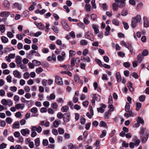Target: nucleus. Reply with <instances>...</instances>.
Listing matches in <instances>:
<instances>
[{
  "label": "nucleus",
  "instance_id": "f257e3e1",
  "mask_svg": "<svg viewBox=\"0 0 149 149\" xmlns=\"http://www.w3.org/2000/svg\"><path fill=\"white\" fill-rule=\"evenodd\" d=\"M116 3L112 4L113 10V11H116L118 8H123L126 5V0H114Z\"/></svg>",
  "mask_w": 149,
  "mask_h": 149
},
{
  "label": "nucleus",
  "instance_id": "f03ea898",
  "mask_svg": "<svg viewBox=\"0 0 149 149\" xmlns=\"http://www.w3.org/2000/svg\"><path fill=\"white\" fill-rule=\"evenodd\" d=\"M141 19V16L139 15L132 18L131 26L133 28H135L136 26V24L139 23Z\"/></svg>",
  "mask_w": 149,
  "mask_h": 149
},
{
  "label": "nucleus",
  "instance_id": "7ed1b4c3",
  "mask_svg": "<svg viewBox=\"0 0 149 149\" xmlns=\"http://www.w3.org/2000/svg\"><path fill=\"white\" fill-rule=\"evenodd\" d=\"M70 112L65 113L63 114V125H65L66 123L68 122L70 119Z\"/></svg>",
  "mask_w": 149,
  "mask_h": 149
},
{
  "label": "nucleus",
  "instance_id": "20e7f679",
  "mask_svg": "<svg viewBox=\"0 0 149 149\" xmlns=\"http://www.w3.org/2000/svg\"><path fill=\"white\" fill-rule=\"evenodd\" d=\"M56 84L59 85H62L63 84L62 79L61 77L58 76L55 77V80Z\"/></svg>",
  "mask_w": 149,
  "mask_h": 149
},
{
  "label": "nucleus",
  "instance_id": "39448f33",
  "mask_svg": "<svg viewBox=\"0 0 149 149\" xmlns=\"http://www.w3.org/2000/svg\"><path fill=\"white\" fill-rule=\"evenodd\" d=\"M100 105L101 106V107L97 108V110L98 112H100L102 113H104V109H103V108H105L107 107V106L105 104L102 103L101 104H100Z\"/></svg>",
  "mask_w": 149,
  "mask_h": 149
},
{
  "label": "nucleus",
  "instance_id": "423d86ee",
  "mask_svg": "<svg viewBox=\"0 0 149 149\" xmlns=\"http://www.w3.org/2000/svg\"><path fill=\"white\" fill-rule=\"evenodd\" d=\"M34 23L39 29L42 30H44L45 26L42 23H38L36 22H35Z\"/></svg>",
  "mask_w": 149,
  "mask_h": 149
},
{
  "label": "nucleus",
  "instance_id": "0eeeda50",
  "mask_svg": "<svg viewBox=\"0 0 149 149\" xmlns=\"http://www.w3.org/2000/svg\"><path fill=\"white\" fill-rule=\"evenodd\" d=\"M10 14V13L9 11H3L0 13V16L1 17H7Z\"/></svg>",
  "mask_w": 149,
  "mask_h": 149
},
{
  "label": "nucleus",
  "instance_id": "6e6552de",
  "mask_svg": "<svg viewBox=\"0 0 149 149\" xmlns=\"http://www.w3.org/2000/svg\"><path fill=\"white\" fill-rule=\"evenodd\" d=\"M129 46L127 48L129 50L131 54H135V51L133 47L132 46L131 44L128 43Z\"/></svg>",
  "mask_w": 149,
  "mask_h": 149
},
{
  "label": "nucleus",
  "instance_id": "1a4fd4ad",
  "mask_svg": "<svg viewBox=\"0 0 149 149\" xmlns=\"http://www.w3.org/2000/svg\"><path fill=\"white\" fill-rule=\"evenodd\" d=\"M149 134L146 132L144 136L141 138V142L144 143L147 141L148 138Z\"/></svg>",
  "mask_w": 149,
  "mask_h": 149
},
{
  "label": "nucleus",
  "instance_id": "9d476101",
  "mask_svg": "<svg viewBox=\"0 0 149 149\" xmlns=\"http://www.w3.org/2000/svg\"><path fill=\"white\" fill-rule=\"evenodd\" d=\"M62 24L63 28L67 30L69 29V27L65 20H63L61 22Z\"/></svg>",
  "mask_w": 149,
  "mask_h": 149
},
{
  "label": "nucleus",
  "instance_id": "9b49d317",
  "mask_svg": "<svg viewBox=\"0 0 149 149\" xmlns=\"http://www.w3.org/2000/svg\"><path fill=\"white\" fill-rule=\"evenodd\" d=\"M15 62L17 65H20L22 63V58L19 56H17L15 58Z\"/></svg>",
  "mask_w": 149,
  "mask_h": 149
},
{
  "label": "nucleus",
  "instance_id": "f8f14e48",
  "mask_svg": "<svg viewBox=\"0 0 149 149\" xmlns=\"http://www.w3.org/2000/svg\"><path fill=\"white\" fill-rule=\"evenodd\" d=\"M13 74L15 77H17L19 79L21 78V73L17 70L14 71L13 72Z\"/></svg>",
  "mask_w": 149,
  "mask_h": 149
},
{
  "label": "nucleus",
  "instance_id": "ddd939ff",
  "mask_svg": "<svg viewBox=\"0 0 149 149\" xmlns=\"http://www.w3.org/2000/svg\"><path fill=\"white\" fill-rule=\"evenodd\" d=\"M25 107V105L23 103L17 104L15 105V108L17 109H23Z\"/></svg>",
  "mask_w": 149,
  "mask_h": 149
},
{
  "label": "nucleus",
  "instance_id": "4468645a",
  "mask_svg": "<svg viewBox=\"0 0 149 149\" xmlns=\"http://www.w3.org/2000/svg\"><path fill=\"white\" fill-rule=\"evenodd\" d=\"M116 77L117 79V82L118 83H120L121 80V78L120 74L119 72H117L116 73Z\"/></svg>",
  "mask_w": 149,
  "mask_h": 149
},
{
  "label": "nucleus",
  "instance_id": "2eb2a0df",
  "mask_svg": "<svg viewBox=\"0 0 149 149\" xmlns=\"http://www.w3.org/2000/svg\"><path fill=\"white\" fill-rule=\"evenodd\" d=\"M137 61L139 63H141L143 60V56L141 54H139L137 56Z\"/></svg>",
  "mask_w": 149,
  "mask_h": 149
},
{
  "label": "nucleus",
  "instance_id": "dca6fc26",
  "mask_svg": "<svg viewBox=\"0 0 149 149\" xmlns=\"http://www.w3.org/2000/svg\"><path fill=\"white\" fill-rule=\"evenodd\" d=\"M1 40L2 42L4 43H6L8 41V39L5 36H2Z\"/></svg>",
  "mask_w": 149,
  "mask_h": 149
},
{
  "label": "nucleus",
  "instance_id": "f3484780",
  "mask_svg": "<svg viewBox=\"0 0 149 149\" xmlns=\"http://www.w3.org/2000/svg\"><path fill=\"white\" fill-rule=\"evenodd\" d=\"M92 27L94 30L95 33V34H97L99 33V29L98 28L97 26L95 24H93L92 25Z\"/></svg>",
  "mask_w": 149,
  "mask_h": 149
},
{
  "label": "nucleus",
  "instance_id": "a211bd4d",
  "mask_svg": "<svg viewBox=\"0 0 149 149\" xmlns=\"http://www.w3.org/2000/svg\"><path fill=\"white\" fill-rule=\"evenodd\" d=\"M4 6L7 8L8 9L10 8V3L7 0H5L3 2Z\"/></svg>",
  "mask_w": 149,
  "mask_h": 149
},
{
  "label": "nucleus",
  "instance_id": "6ab92c4d",
  "mask_svg": "<svg viewBox=\"0 0 149 149\" xmlns=\"http://www.w3.org/2000/svg\"><path fill=\"white\" fill-rule=\"evenodd\" d=\"M91 31H88L85 34V36L86 38L89 39H90L91 37Z\"/></svg>",
  "mask_w": 149,
  "mask_h": 149
},
{
  "label": "nucleus",
  "instance_id": "aec40b11",
  "mask_svg": "<svg viewBox=\"0 0 149 149\" xmlns=\"http://www.w3.org/2000/svg\"><path fill=\"white\" fill-rule=\"evenodd\" d=\"M68 109L69 107L67 105L62 107L61 109V111L63 112H67Z\"/></svg>",
  "mask_w": 149,
  "mask_h": 149
},
{
  "label": "nucleus",
  "instance_id": "412c9836",
  "mask_svg": "<svg viewBox=\"0 0 149 149\" xmlns=\"http://www.w3.org/2000/svg\"><path fill=\"white\" fill-rule=\"evenodd\" d=\"M111 115V111L108 110L107 112H106L104 113V118H105L109 119V116Z\"/></svg>",
  "mask_w": 149,
  "mask_h": 149
},
{
  "label": "nucleus",
  "instance_id": "4be33fe9",
  "mask_svg": "<svg viewBox=\"0 0 149 149\" xmlns=\"http://www.w3.org/2000/svg\"><path fill=\"white\" fill-rule=\"evenodd\" d=\"M32 63L36 66H39L41 64L40 62L36 60H33L32 61Z\"/></svg>",
  "mask_w": 149,
  "mask_h": 149
},
{
  "label": "nucleus",
  "instance_id": "5701e85b",
  "mask_svg": "<svg viewBox=\"0 0 149 149\" xmlns=\"http://www.w3.org/2000/svg\"><path fill=\"white\" fill-rule=\"evenodd\" d=\"M137 121V122L139 123V124L140 123H141L142 125H143L144 123L143 119L139 116L138 117Z\"/></svg>",
  "mask_w": 149,
  "mask_h": 149
},
{
  "label": "nucleus",
  "instance_id": "b1692460",
  "mask_svg": "<svg viewBox=\"0 0 149 149\" xmlns=\"http://www.w3.org/2000/svg\"><path fill=\"white\" fill-rule=\"evenodd\" d=\"M139 98L140 102H143L145 100L146 96L143 95H141L139 96Z\"/></svg>",
  "mask_w": 149,
  "mask_h": 149
},
{
  "label": "nucleus",
  "instance_id": "393cba45",
  "mask_svg": "<svg viewBox=\"0 0 149 149\" xmlns=\"http://www.w3.org/2000/svg\"><path fill=\"white\" fill-rule=\"evenodd\" d=\"M75 58L74 57L72 58V59L71 62V65L70 67L71 68V69L70 70H71L73 69V66L75 65Z\"/></svg>",
  "mask_w": 149,
  "mask_h": 149
},
{
  "label": "nucleus",
  "instance_id": "a878e982",
  "mask_svg": "<svg viewBox=\"0 0 149 149\" xmlns=\"http://www.w3.org/2000/svg\"><path fill=\"white\" fill-rule=\"evenodd\" d=\"M93 97L97 101H99L100 100V96L99 95L94 94Z\"/></svg>",
  "mask_w": 149,
  "mask_h": 149
},
{
  "label": "nucleus",
  "instance_id": "bb28decb",
  "mask_svg": "<svg viewBox=\"0 0 149 149\" xmlns=\"http://www.w3.org/2000/svg\"><path fill=\"white\" fill-rule=\"evenodd\" d=\"M100 6L103 8V9L104 10H107V5L106 3H100L99 4Z\"/></svg>",
  "mask_w": 149,
  "mask_h": 149
},
{
  "label": "nucleus",
  "instance_id": "cd10ccee",
  "mask_svg": "<svg viewBox=\"0 0 149 149\" xmlns=\"http://www.w3.org/2000/svg\"><path fill=\"white\" fill-rule=\"evenodd\" d=\"M130 108V105L128 102H126V105L125 107V110L126 112H128L129 111Z\"/></svg>",
  "mask_w": 149,
  "mask_h": 149
},
{
  "label": "nucleus",
  "instance_id": "c85d7f7f",
  "mask_svg": "<svg viewBox=\"0 0 149 149\" xmlns=\"http://www.w3.org/2000/svg\"><path fill=\"white\" fill-rule=\"evenodd\" d=\"M112 22L113 24L116 26H118L119 25V21L116 19H113Z\"/></svg>",
  "mask_w": 149,
  "mask_h": 149
},
{
  "label": "nucleus",
  "instance_id": "c756f323",
  "mask_svg": "<svg viewBox=\"0 0 149 149\" xmlns=\"http://www.w3.org/2000/svg\"><path fill=\"white\" fill-rule=\"evenodd\" d=\"M148 54V51L147 49H145L143 50L142 53V55L143 56H146Z\"/></svg>",
  "mask_w": 149,
  "mask_h": 149
},
{
  "label": "nucleus",
  "instance_id": "7c9ffc66",
  "mask_svg": "<svg viewBox=\"0 0 149 149\" xmlns=\"http://www.w3.org/2000/svg\"><path fill=\"white\" fill-rule=\"evenodd\" d=\"M41 65L43 68H47L49 66V64L46 62H44L42 63Z\"/></svg>",
  "mask_w": 149,
  "mask_h": 149
},
{
  "label": "nucleus",
  "instance_id": "2f4dec72",
  "mask_svg": "<svg viewBox=\"0 0 149 149\" xmlns=\"http://www.w3.org/2000/svg\"><path fill=\"white\" fill-rule=\"evenodd\" d=\"M88 43V42L85 40H82L80 41V44L81 45H86Z\"/></svg>",
  "mask_w": 149,
  "mask_h": 149
},
{
  "label": "nucleus",
  "instance_id": "473e14b6",
  "mask_svg": "<svg viewBox=\"0 0 149 149\" xmlns=\"http://www.w3.org/2000/svg\"><path fill=\"white\" fill-rule=\"evenodd\" d=\"M5 30V26L4 25L1 24L0 25V31L1 33H4Z\"/></svg>",
  "mask_w": 149,
  "mask_h": 149
},
{
  "label": "nucleus",
  "instance_id": "72a5a7b5",
  "mask_svg": "<svg viewBox=\"0 0 149 149\" xmlns=\"http://www.w3.org/2000/svg\"><path fill=\"white\" fill-rule=\"evenodd\" d=\"M35 144L36 146H38L40 145V140L39 138H37L35 140Z\"/></svg>",
  "mask_w": 149,
  "mask_h": 149
},
{
  "label": "nucleus",
  "instance_id": "f704fd0d",
  "mask_svg": "<svg viewBox=\"0 0 149 149\" xmlns=\"http://www.w3.org/2000/svg\"><path fill=\"white\" fill-rule=\"evenodd\" d=\"M17 123H14L13 125V128L15 129L16 128H19V122L17 121Z\"/></svg>",
  "mask_w": 149,
  "mask_h": 149
},
{
  "label": "nucleus",
  "instance_id": "c9c22d12",
  "mask_svg": "<svg viewBox=\"0 0 149 149\" xmlns=\"http://www.w3.org/2000/svg\"><path fill=\"white\" fill-rule=\"evenodd\" d=\"M145 132L144 129V128L142 127H141L140 136L141 137L143 136Z\"/></svg>",
  "mask_w": 149,
  "mask_h": 149
},
{
  "label": "nucleus",
  "instance_id": "e433bc0d",
  "mask_svg": "<svg viewBox=\"0 0 149 149\" xmlns=\"http://www.w3.org/2000/svg\"><path fill=\"white\" fill-rule=\"evenodd\" d=\"M86 10L88 12H90L91 10V6L89 4H86L85 6Z\"/></svg>",
  "mask_w": 149,
  "mask_h": 149
},
{
  "label": "nucleus",
  "instance_id": "4c0bfd02",
  "mask_svg": "<svg viewBox=\"0 0 149 149\" xmlns=\"http://www.w3.org/2000/svg\"><path fill=\"white\" fill-rule=\"evenodd\" d=\"M99 126L102 127H106L107 126V124L105 122L102 120L100 123Z\"/></svg>",
  "mask_w": 149,
  "mask_h": 149
},
{
  "label": "nucleus",
  "instance_id": "58836bf2",
  "mask_svg": "<svg viewBox=\"0 0 149 149\" xmlns=\"http://www.w3.org/2000/svg\"><path fill=\"white\" fill-rule=\"evenodd\" d=\"M97 18V15L94 14H92L91 15V19L93 21H94Z\"/></svg>",
  "mask_w": 149,
  "mask_h": 149
},
{
  "label": "nucleus",
  "instance_id": "ea45409f",
  "mask_svg": "<svg viewBox=\"0 0 149 149\" xmlns=\"http://www.w3.org/2000/svg\"><path fill=\"white\" fill-rule=\"evenodd\" d=\"M142 106L140 102H137L136 103V110L137 111H139Z\"/></svg>",
  "mask_w": 149,
  "mask_h": 149
},
{
  "label": "nucleus",
  "instance_id": "a19ab883",
  "mask_svg": "<svg viewBox=\"0 0 149 149\" xmlns=\"http://www.w3.org/2000/svg\"><path fill=\"white\" fill-rule=\"evenodd\" d=\"M69 56L70 57H72L73 56L75 55L76 52L72 50H70L69 51Z\"/></svg>",
  "mask_w": 149,
  "mask_h": 149
},
{
  "label": "nucleus",
  "instance_id": "79ce46f5",
  "mask_svg": "<svg viewBox=\"0 0 149 149\" xmlns=\"http://www.w3.org/2000/svg\"><path fill=\"white\" fill-rule=\"evenodd\" d=\"M74 80L75 82H78L80 80V77L78 75L76 74H75L74 76Z\"/></svg>",
  "mask_w": 149,
  "mask_h": 149
},
{
  "label": "nucleus",
  "instance_id": "37998d69",
  "mask_svg": "<svg viewBox=\"0 0 149 149\" xmlns=\"http://www.w3.org/2000/svg\"><path fill=\"white\" fill-rule=\"evenodd\" d=\"M43 70V69L41 67H39L36 69V72L37 74H39L42 72Z\"/></svg>",
  "mask_w": 149,
  "mask_h": 149
},
{
  "label": "nucleus",
  "instance_id": "c03bdc74",
  "mask_svg": "<svg viewBox=\"0 0 149 149\" xmlns=\"http://www.w3.org/2000/svg\"><path fill=\"white\" fill-rule=\"evenodd\" d=\"M107 134V131L106 130H104L102 132V134L100 136V138H103Z\"/></svg>",
  "mask_w": 149,
  "mask_h": 149
},
{
  "label": "nucleus",
  "instance_id": "a18cd8bd",
  "mask_svg": "<svg viewBox=\"0 0 149 149\" xmlns=\"http://www.w3.org/2000/svg\"><path fill=\"white\" fill-rule=\"evenodd\" d=\"M122 23L123 25L124 28L125 30H127L129 29V26L127 23L125 22H123Z\"/></svg>",
  "mask_w": 149,
  "mask_h": 149
},
{
  "label": "nucleus",
  "instance_id": "49530a36",
  "mask_svg": "<svg viewBox=\"0 0 149 149\" xmlns=\"http://www.w3.org/2000/svg\"><path fill=\"white\" fill-rule=\"evenodd\" d=\"M122 145V146L121 147H124L125 148H127L129 146L128 143H127L125 141H123Z\"/></svg>",
  "mask_w": 149,
  "mask_h": 149
},
{
  "label": "nucleus",
  "instance_id": "de8ad7c7",
  "mask_svg": "<svg viewBox=\"0 0 149 149\" xmlns=\"http://www.w3.org/2000/svg\"><path fill=\"white\" fill-rule=\"evenodd\" d=\"M83 21L84 23L86 25H88L90 23V21H88V19L87 17H85L84 18Z\"/></svg>",
  "mask_w": 149,
  "mask_h": 149
},
{
  "label": "nucleus",
  "instance_id": "09e8293b",
  "mask_svg": "<svg viewBox=\"0 0 149 149\" xmlns=\"http://www.w3.org/2000/svg\"><path fill=\"white\" fill-rule=\"evenodd\" d=\"M49 26H50V24L49 23H46V26L45 27V29H44L45 31L46 32H49Z\"/></svg>",
  "mask_w": 149,
  "mask_h": 149
},
{
  "label": "nucleus",
  "instance_id": "8fccbe9b",
  "mask_svg": "<svg viewBox=\"0 0 149 149\" xmlns=\"http://www.w3.org/2000/svg\"><path fill=\"white\" fill-rule=\"evenodd\" d=\"M77 25L78 26H79L80 27H81V28H82L83 29H84L85 28V25L82 22H79V23H77Z\"/></svg>",
  "mask_w": 149,
  "mask_h": 149
},
{
  "label": "nucleus",
  "instance_id": "3c124183",
  "mask_svg": "<svg viewBox=\"0 0 149 149\" xmlns=\"http://www.w3.org/2000/svg\"><path fill=\"white\" fill-rule=\"evenodd\" d=\"M58 131L60 134H62L64 133V130L61 128L59 127L58 129Z\"/></svg>",
  "mask_w": 149,
  "mask_h": 149
},
{
  "label": "nucleus",
  "instance_id": "603ef678",
  "mask_svg": "<svg viewBox=\"0 0 149 149\" xmlns=\"http://www.w3.org/2000/svg\"><path fill=\"white\" fill-rule=\"evenodd\" d=\"M91 3L92 5L93 8L95 9L96 8L95 0H92L91 2Z\"/></svg>",
  "mask_w": 149,
  "mask_h": 149
},
{
  "label": "nucleus",
  "instance_id": "864d4df0",
  "mask_svg": "<svg viewBox=\"0 0 149 149\" xmlns=\"http://www.w3.org/2000/svg\"><path fill=\"white\" fill-rule=\"evenodd\" d=\"M48 141L47 139H44L42 141V144L43 146H46L48 145Z\"/></svg>",
  "mask_w": 149,
  "mask_h": 149
},
{
  "label": "nucleus",
  "instance_id": "5fc2aeb1",
  "mask_svg": "<svg viewBox=\"0 0 149 149\" xmlns=\"http://www.w3.org/2000/svg\"><path fill=\"white\" fill-rule=\"evenodd\" d=\"M95 61L100 66H102L103 64L102 63L100 59H95Z\"/></svg>",
  "mask_w": 149,
  "mask_h": 149
},
{
  "label": "nucleus",
  "instance_id": "6e6d98bb",
  "mask_svg": "<svg viewBox=\"0 0 149 149\" xmlns=\"http://www.w3.org/2000/svg\"><path fill=\"white\" fill-rule=\"evenodd\" d=\"M38 111V109L36 107H33L31 109V112L34 113H36Z\"/></svg>",
  "mask_w": 149,
  "mask_h": 149
},
{
  "label": "nucleus",
  "instance_id": "4d7b16f0",
  "mask_svg": "<svg viewBox=\"0 0 149 149\" xmlns=\"http://www.w3.org/2000/svg\"><path fill=\"white\" fill-rule=\"evenodd\" d=\"M63 114L61 112L58 113L57 115V118L60 119H61L62 118H63Z\"/></svg>",
  "mask_w": 149,
  "mask_h": 149
},
{
  "label": "nucleus",
  "instance_id": "13d9d810",
  "mask_svg": "<svg viewBox=\"0 0 149 149\" xmlns=\"http://www.w3.org/2000/svg\"><path fill=\"white\" fill-rule=\"evenodd\" d=\"M118 55L119 56H120L122 58L124 57L125 56V54L121 51L119 52L118 53Z\"/></svg>",
  "mask_w": 149,
  "mask_h": 149
},
{
  "label": "nucleus",
  "instance_id": "bf43d9fd",
  "mask_svg": "<svg viewBox=\"0 0 149 149\" xmlns=\"http://www.w3.org/2000/svg\"><path fill=\"white\" fill-rule=\"evenodd\" d=\"M59 124L58 121L55 120L53 123V126L55 127H57L58 126Z\"/></svg>",
  "mask_w": 149,
  "mask_h": 149
},
{
  "label": "nucleus",
  "instance_id": "052dcab7",
  "mask_svg": "<svg viewBox=\"0 0 149 149\" xmlns=\"http://www.w3.org/2000/svg\"><path fill=\"white\" fill-rule=\"evenodd\" d=\"M132 75L133 77L135 79H137L139 78V76L135 72H133L132 73Z\"/></svg>",
  "mask_w": 149,
  "mask_h": 149
},
{
  "label": "nucleus",
  "instance_id": "680f3d73",
  "mask_svg": "<svg viewBox=\"0 0 149 149\" xmlns=\"http://www.w3.org/2000/svg\"><path fill=\"white\" fill-rule=\"evenodd\" d=\"M1 103L3 105H6L8 104V101L5 99H3L1 101Z\"/></svg>",
  "mask_w": 149,
  "mask_h": 149
},
{
  "label": "nucleus",
  "instance_id": "e2e57ef3",
  "mask_svg": "<svg viewBox=\"0 0 149 149\" xmlns=\"http://www.w3.org/2000/svg\"><path fill=\"white\" fill-rule=\"evenodd\" d=\"M6 122L9 124H10L12 122V119L10 117L7 118L6 120Z\"/></svg>",
  "mask_w": 149,
  "mask_h": 149
},
{
  "label": "nucleus",
  "instance_id": "0e129e2a",
  "mask_svg": "<svg viewBox=\"0 0 149 149\" xmlns=\"http://www.w3.org/2000/svg\"><path fill=\"white\" fill-rule=\"evenodd\" d=\"M7 36L10 38H13V37L14 35L10 32H8L7 33Z\"/></svg>",
  "mask_w": 149,
  "mask_h": 149
},
{
  "label": "nucleus",
  "instance_id": "69168bd1",
  "mask_svg": "<svg viewBox=\"0 0 149 149\" xmlns=\"http://www.w3.org/2000/svg\"><path fill=\"white\" fill-rule=\"evenodd\" d=\"M7 146V145L4 143H2L0 145V149H3L6 148Z\"/></svg>",
  "mask_w": 149,
  "mask_h": 149
},
{
  "label": "nucleus",
  "instance_id": "338daca9",
  "mask_svg": "<svg viewBox=\"0 0 149 149\" xmlns=\"http://www.w3.org/2000/svg\"><path fill=\"white\" fill-rule=\"evenodd\" d=\"M123 65L125 68H128L130 66V64L129 62H125L123 63Z\"/></svg>",
  "mask_w": 149,
  "mask_h": 149
},
{
  "label": "nucleus",
  "instance_id": "774afa93",
  "mask_svg": "<svg viewBox=\"0 0 149 149\" xmlns=\"http://www.w3.org/2000/svg\"><path fill=\"white\" fill-rule=\"evenodd\" d=\"M52 29L56 33H57L58 32V30L57 27H56L54 26H53L52 27Z\"/></svg>",
  "mask_w": 149,
  "mask_h": 149
}]
</instances>
